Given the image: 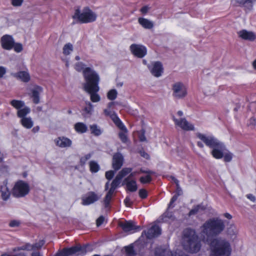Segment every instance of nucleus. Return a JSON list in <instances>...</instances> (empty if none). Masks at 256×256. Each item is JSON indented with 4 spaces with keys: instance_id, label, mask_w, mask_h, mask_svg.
<instances>
[{
    "instance_id": "c03bdc74",
    "label": "nucleus",
    "mask_w": 256,
    "mask_h": 256,
    "mask_svg": "<svg viewBox=\"0 0 256 256\" xmlns=\"http://www.w3.org/2000/svg\"><path fill=\"white\" fill-rule=\"evenodd\" d=\"M14 47L12 48L14 49V50L16 52H20L23 50V46L22 44L20 43H15L14 42Z\"/></svg>"
},
{
    "instance_id": "0e129e2a",
    "label": "nucleus",
    "mask_w": 256,
    "mask_h": 256,
    "mask_svg": "<svg viewBox=\"0 0 256 256\" xmlns=\"http://www.w3.org/2000/svg\"><path fill=\"white\" fill-rule=\"evenodd\" d=\"M115 190H116V189H114L113 188L110 186V190L106 194V195L112 197L113 194Z\"/></svg>"
},
{
    "instance_id": "f257e3e1",
    "label": "nucleus",
    "mask_w": 256,
    "mask_h": 256,
    "mask_svg": "<svg viewBox=\"0 0 256 256\" xmlns=\"http://www.w3.org/2000/svg\"><path fill=\"white\" fill-rule=\"evenodd\" d=\"M202 236L204 240L208 242L224 231L225 224L223 220L214 218L207 220L202 226Z\"/></svg>"
},
{
    "instance_id": "338daca9",
    "label": "nucleus",
    "mask_w": 256,
    "mask_h": 256,
    "mask_svg": "<svg viewBox=\"0 0 256 256\" xmlns=\"http://www.w3.org/2000/svg\"><path fill=\"white\" fill-rule=\"evenodd\" d=\"M138 172L139 173L147 174H154V172L152 170H142V168H140Z\"/></svg>"
},
{
    "instance_id": "20e7f679",
    "label": "nucleus",
    "mask_w": 256,
    "mask_h": 256,
    "mask_svg": "<svg viewBox=\"0 0 256 256\" xmlns=\"http://www.w3.org/2000/svg\"><path fill=\"white\" fill-rule=\"evenodd\" d=\"M210 242L212 256H230V245L226 240L214 238Z\"/></svg>"
},
{
    "instance_id": "72a5a7b5",
    "label": "nucleus",
    "mask_w": 256,
    "mask_h": 256,
    "mask_svg": "<svg viewBox=\"0 0 256 256\" xmlns=\"http://www.w3.org/2000/svg\"><path fill=\"white\" fill-rule=\"evenodd\" d=\"M132 170V168H123L120 171L118 172L116 176L122 180L127 174L130 173Z\"/></svg>"
},
{
    "instance_id": "a878e982",
    "label": "nucleus",
    "mask_w": 256,
    "mask_h": 256,
    "mask_svg": "<svg viewBox=\"0 0 256 256\" xmlns=\"http://www.w3.org/2000/svg\"><path fill=\"white\" fill-rule=\"evenodd\" d=\"M87 105L83 110L84 113L83 115L84 117H90L94 111L93 105L89 102H86Z\"/></svg>"
},
{
    "instance_id": "69168bd1",
    "label": "nucleus",
    "mask_w": 256,
    "mask_h": 256,
    "mask_svg": "<svg viewBox=\"0 0 256 256\" xmlns=\"http://www.w3.org/2000/svg\"><path fill=\"white\" fill-rule=\"evenodd\" d=\"M149 10V8L148 6H142L141 9H140V12L142 13V14H146L148 12Z\"/></svg>"
},
{
    "instance_id": "6e6552de",
    "label": "nucleus",
    "mask_w": 256,
    "mask_h": 256,
    "mask_svg": "<svg viewBox=\"0 0 256 256\" xmlns=\"http://www.w3.org/2000/svg\"><path fill=\"white\" fill-rule=\"evenodd\" d=\"M30 192L28 184L23 180H18L14 184L12 190V195L15 198L25 196Z\"/></svg>"
},
{
    "instance_id": "dca6fc26",
    "label": "nucleus",
    "mask_w": 256,
    "mask_h": 256,
    "mask_svg": "<svg viewBox=\"0 0 256 256\" xmlns=\"http://www.w3.org/2000/svg\"><path fill=\"white\" fill-rule=\"evenodd\" d=\"M160 234L161 228L158 226L156 224H154L148 230L147 232L146 233V236L148 239H152V238L158 237Z\"/></svg>"
},
{
    "instance_id": "3c124183",
    "label": "nucleus",
    "mask_w": 256,
    "mask_h": 256,
    "mask_svg": "<svg viewBox=\"0 0 256 256\" xmlns=\"http://www.w3.org/2000/svg\"><path fill=\"white\" fill-rule=\"evenodd\" d=\"M139 196L142 199L146 198L148 196L147 191L145 189H140L138 192Z\"/></svg>"
},
{
    "instance_id": "c756f323",
    "label": "nucleus",
    "mask_w": 256,
    "mask_h": 256,
    "mask_svg": "<svg viewBox=\"0 0 256 256\" xmlns=\"http://www.w3.org/2000/svg\"><path fill=\"white\" fill-rule=\"evenodd\" d=\"M126 186V190L130 192H134L138 190L136 182L135 180H132L130 182H128Z\"/></svg>"
},
{
    "instance_id": "e433bc0d",
    "label": "nucleus",
    "mask_w": 256,
    "mask_h": 256,
    "mask_svg": "<svg viewBox=\"0 0 256 256\" xmlns=\"http://www.w3.org/2000/svg\"><path fill=\"white\" fill-rule=\"evenodd\" d=\"M73 51V46L70 43L66 44L63 47V54L68 56Z\"/></svg>"
},
{
    "instance_id": "f03ea898",
    "label": "nucleus",
    "mask_w": 256,
    "mask_h": 256,
    "mask_svg": "<svg viewBox=\"0 0 256 256\" xmlns=\"http://www.w3.org/2000/svg\"><path fill=\"white\" fill-rule=\"evenodd\" d=\"M196 136L200 139L205 144L210 148H212L211 154L216 159H220L224 156V152L226 150L225 145L214 136L198 132Z\"/></svg>"
},
{
    "instance_id": "a18cd8bd",
    "label": "nucleus",
    "mask_w": 256,
    "mask_h": 256,
    "mask_svg": "<svg viewBox=\"0 0 256 256\" xmlns=\"http://www.w3.org/2000/svg\"><path fill=\"white\" fill-rule=\"evenodd\" d=\"M116 172V171H115L114 170H110L106 172L105 173L106 178L107 180H111L114 176Z\"/></svg>"
},
{
    "instance_id": "4468645a",
    "label": "nucleus",
    "mask_w": 256,
    "mask_h": 256,
    "mask_svg": "<svg viewBox=\"0 0 256 256\" xmlns=\"http://www.w3.org/2000/svg\"><path fill=\"white\" fill-rule=\"evenodd\" d=\"M148 68L152 74L156 77L160 76L163 72L162 65L160 62H154L152 66H148Z\"/></svg>"
},
{
    "instance_id": "aec40b11",
    "label": "nucleus",
    "mask_w": 256,
    "mask_h": 256,
    "mask_svg": "<svg viewBox=\"0 0 256 256\" xmlns=\"http://www.w3.org/2000/svg\"><path fill=\"white\" fill-rule=\"evenodd\" d=\"M43 88L42 87L36 86L32 90V96L33 102L38 104L40 102V94L42 92Z\"/></svg>"
},
{
    "instance_id": "2eb2a0df",
    "label": "nucleus",
    "mask_w": 256,
    "mask_h": 256,
    "mask_svg": "<svg viewBox=\"0 0 256 256\" xmlns=\"http://www.w3.org/2000/svg\"><path fill=\"white\" fill-rule=\"evenodd\" d=\"M238 34L242 39L250 42L254 41L256 38L254 32L246 30H242L238 32Z\"/></svg>"
},
{
    "instance_id": "58836bf2",
    "label": "nucleus",
    "mask_w": 256,
    "mask_h": 256,
    "mask_svg": "<svg viewBox=\"0 0 256 256\" xmlns=\"http://www.w3.org/2000/svg\"><path fill=\"white\" fill-rule=\"evenodd\" d=\"M121 181L122 179L116 176L111 183V187L116 190L120 184Z\"/></svg>"
},
{
    "instance_id": "864d4df0",
    "label": "nucleus",
    "mask_w": 256,
    "mask_h": 256,
    "mask_svg": "<svg viewBox=\"0 0 256 256\" xmlns=\"http://www.w3.org/2000/svg\"><path fill=\"white\" fill-rule=\"evenodd\" d=\"M248 125L249 126L254 127L256 125V119L254 117L250 118L248 122Z\"/></svg>"
},
{
    "instance_id": "f8f14e48",
    "label": "nucleus",
    "mask_w": 256,
    "mask_h": 256,
    "mask_svg": "<svg viewBox=\"0 0 256 256\" xmlns=\"http://www.w3.org/2000/svg\"><path fill=\"white\" fill-rule=\"evenodd\" d=\"M1 44L2 48L6 50H10L14 47V39L10 35L5 34L1 38Z\"/></svg>"
},
{
    "instance_id": "09e8293b",
    "label": "nucleus",
    "mask_w": 256,
    "mask_h": 256,
    "mask_svg": "<svg viewBox=\"0 0 256 256\" xmlns=\"http://www.w3.org/2000/svg\"><path fill=\"white\" fill-rule=\"evenodd\" d=\"M10 2L14 6L19 7L22 5L24 0H10Z\"/></svg>"
},
{
    "instance_id": "e2e57ef3",
    "label": "nucleus",
    "mask_w": 256,
    "mask_h": 256,
    "mask_svg": "<svg viewBox=\"0 0 256 256\" xmlns=\"http://www.w3.org/2000/svg\"><path fill=\"white\" fill-rule=\"evenodd\" d=\"M124 202L126 206H130L132 204V202L130 201V199L129 197H126L124 200Z\"/></svg>"
},
{
    "instance_id": "39448f33",
    "label": "nucleus",
    "mask_w": 256,
    "mask_h": 256,
    "mask_svg": "<svg viewBox=\"0 0 256 256\" xmlns=\"http://www.w3.org/2000/svg\"><path fill=\"white\" fill-rule=\"evenodd\" d=\"M83 74L86 82L84 86V90L86 91L98 92L100 77L97 72L90 68L88 67L84 70Z\"/></svg>"
},
{
    "instance_id": "774afa93",
    "label": "nucleus",
    "mask_w": 256,
    "mask_h": 256,
    "mask_svg": "<svg viewBox=\"0 0 256 256\" xmlns=\"http://www.w3.org/2000/svg\"><path fill=\"white\" fill-rule=\"evenodd\" d=\"M0 256H25L24 254H13V255L8 254H2Z\"/></svg>"
},
{
    "instance_id": "ddd939ff",
    "label": "nucleus",
    "mask_w": 256,
    "mask_h": 256,
    "mask_svg": "<svg viewBox=\"0 0 256 256\" xmlns=\"http://www.w3.org/2000/svg\"><path fill=\"white\" fill-rule=\"evenodd\" d=\"M174 120L176 124L178 125L184 130L189 131L194 130V125L188 122L185 118H182L180 120H178L174 117Z\"/></svg>"
},
{
    "instance_id": "79ce46f5",
    "label": "nucleus",
    "mask_w": 256,
    "mask_h": 256,
    "mask_svg": "<svg viewBox=\"0 0 256 256\" xmlns=\"http://www.w3.org/2000/svg\"><path fill=\"white\" fill-rule=\"evenodd\" d=\"M233 156V154L230 152H224V160L225 162H230L232 160Z\"/></svg>"
},
{
    "instance_id": "7ed1b4c3",
    "label": "nucleus",
    "mask_w": 256,
    "mask_h": 256,
    "mask_svg": "<svg viewBox=\"0 0 256 256\" xmlns=\"http://www.w3.org/2000/svg\"><path fill=\"white\" fill-rule=\"evenodd\" d=\"M182 246L184 250L190 253H196L200 250V242L194 230L187 228L184 230Z\"/></svg>"
},
{
    "instance_id": "b1692460",
    "label": "nucleus",
    "mask_w": 256,
    "mask_h": 256,
    "mask_svg": "<svg viewBox=\"0 0 256 256\" xmlns=\"http://www.w3.org/2000/svg\"><path fill=\"white\" fill-rule=\"evenodd\" d=\"M104 114L106 116H110L116 125L120 124V122L122 121L114 112H112L110 110L105 109L104 110Z\"/></svg>"
},
{
    "instance_id": "9d476101",
    "label": "nucleus",
    "mask_w": 256,
    "mask_h": 256,
    "mask_svg": "<svg viewBox=\"0 0 256 256\" xmlns=\"http://www.w3.org/2000/svg\"><path fill=\"white\" fill-rule=\"evenodd\" d=\"M130 50L135 56L138 58H142L147 53L146 48L144 46L135 44L130 46Z\"/></svg>"
},
{
    "instance_id": "c9c22d12",
    "label": "nucleus",
    "mask_w": 256,
    "mask_h": 256,
    "mask_svg": "<svg viewBox=\"0 0 256 256\" xmlns=\"http://www.w3.org/2000/svg\"><path fill=\"white\" fill-rule=\"evenodd\" d=\"M124 248L128 256H136V252L134 250V247L132 244L125 246Z\"/></svg>"
},
{
    "instance_id": "4d7b16f0",
    "label": "nucleus",
    "mask_w": 256,
    "mask_h": 256,
    "mask_svg": "<svg viewBox=\"0 0 256 256\" xmlns=\"http://www.w3.org/2000/svg\"><path fill=\"white\" fill-rule=\"evenodd\" d=\"M20 224V222L16 220H12L9 226L12 228L18 226Z\"/></svg>"
},
{
    "instance_id": "412c9836",
    "label": "nucleus",
    "mask_w": 256,
    "mask_h": 256,
    "mask_svg": "<svg viewBox=\"0 0 256 256\" xmlns=\"http://www.w3.org/2000/svg\"><path fill=\"white\" fill-rule=\"evenodd\" d=\"M98 198V196L94 192H89L87 197L82 198V204L83 205H89L97 201Z\"/></svg>"
},
{
    "instance_id": "7c9ffc66",
    "label": "nucleus",
    "mask_w": 256,
    "mask_h": 256,
    "mask_svg": "<svg viewBox=\"0 0 256 256\" xmlns=\"http://www.w3.org/2000/svg\"><path fill=\"white\" fill-rule=\"evenodd\" d=\"M89 165L90 171L92 173H96L100 170L99 164L94 160H91L89 163Z\"/></svg>"
},
{
    "instance_id": "f3484780",
    "label": "nucleus",
    "mask_w": 256,
    "mask_h": 256,
    "mask_svg": "<svg viewBox=\"0 0 256 256\" xmlns=\"http://www.w3.org/2000/svg\"><path fill=\"white\" fill-rule=\"evenodd\" d=\"M116 126L120 128L122 132H120L118 135V138L122 143L126 144L128 141V130L123 123L121 122L120 124H118Z\"/></svg>"
},
{
    "instance_id": "5fc2aeb1",
    "label": "nucleus",
    "mask_w": 256,
    "mask_h": 256,
    "mask_svg": "<svg viewBox=\"0 0 256 256\" xmlns=\"http://www.w3.org/2000/svg\"><path fill=\"white\" fill-rule=\"evenodd\" d=\"M112 198V196L106 195L104 199V203L106 208H107L109 206Z\"/></svg>"
},
{
    "instance_id": "473e14b6",
    "label": "nucleus",
    "mask_w": 256,
    "mask_h": 256,
    "mask_svg": "<svg viewBox=\"0 0 256 256\" xmlns=\"http://www.w3.org/2000/svg\"><path fill=\"white\" fill-rule=\"evenodd\" d=\"M10 104L15 108L19 110L24 106V102L23 101L13 100L10 101Z\"/></svg>"
},
{
    "instance_id": "393cba45",
    "label": "nucleus",
    "mask_w": 256,
    "mask_h": 256,
    "mask_svg": "<svg viewBox=\"0 0 256 256\" xmlns=\"http://www.w3.org/2000/svg\"><path fill=\"white\" fill-rule=\"evenodd\" d=\"M138 22L144 28L151 29L154 27L153 22L146 18H140L138 19Z\"/></svg>"
},
{
    "instance_id": "c85d7f7f",
    "label": "nucleus",
    "mask_w": 256,
    "mask_h": 256,
    "mask_svg": "<svg viewBox=\"0 0 256 256\" xmlns=\"http://www.w3.org/2000/svg\"><path fill=\"white\" fill-rule=\"evenodd\" d=\"M30 112V109L28 106H25L22 108H20L17 112V116L18 118H26V116Z\"/></svg>"
},
{
    "instance_id": "8fccbe9b",
    "label": "nucleus",
    "mask_w": 256,
    "mask_h": 256,
    "mask_svg": "<svg viewBox=\"0 0 256 256\" xmlns=\"http://www.w3.org/2000/svg\"><path fill=\"white\" fill-rule=\"evenodd\" d=\"M44 244V240H40L38 242L34 244H32L33 250L40 249Z\"/></svg>"
},
{
    "instance_id": "cd10ccee",
    "label": "nucleus",
    "mask_w": 256,
    "mask_h": 256,
    "mask_svg": "<svg viewBox=\"0 0 256 256\" xmlns=\"http://www.w3.org/2000/svg\"><path fill=\"white\" fill-rule=\"evenodd\" d=\"M75 130L78 133H84L88 130L86 126L83 122H77L74 124Z\"/></svg>"
},
{
    "instance_id": "de8ad7c7",
    "label": "nucleus",
    "mask_w": 256,
    "mask_h": 256,
    "mask_svg": "<svg viewBox=\"0 0 256 256\" xmlns=\"http://www.w3.org/2000/svg\"><path fill=\"white\" fill-rule=\"evenodd\" d=\"M166 250L158 248L155 250V256H165Z\"/></svg>"
},
{
    "instance_id": "4c0bfd02",
    "label": "nucleus",
    "mask_w": 256,
    "mask_h": 256,
    "mask_svg": "<svg viewBox=\"0 0 256 256\" xmlns=\"http://www.w3.org/2000/svg\"><path fill=\"white\" fill-rule=\"evenodd\" d=\"M118 96V92L115 89H112L107 94V98L110 100H114Z\"/></svg>"
},
{
    "instance_id": "4be33fe9",
    "label": "nucleus",
    "mask_w": 256,
    "mask_h": 256,
    "mask_svg": "<svg viewBox=\"0 0 256 256\" xmlns=\"http://www.w3.org/2000/svg\"><path fill=\"white\" fill-rule=\"evenodd\" d=\"M11 75L24 82H27L30 80V76L26 71H20L16 73H12Z\"/></svg>"
},
{
    "instance_id": "49530a36",
    "label": "nucleus",
    "mask_w": 256,
    "mask_h": 256,
    "mask_svg": "<svg viewBox=\"0 0 256 256\" xmlns=\"http://www.w3.org/2000/svg\"><path fill=\"white\" fill-rule=\"evenodd\" d=\"M84 64H83L82 62H78L75 64L74 68L76 71L80 72L82 70L84 71V70L85 69V68H84Z\"/></svg>"
},
{
    "instance_id": "0eeeda50",
    "label": "nucleus",
    "mask_w": 256,
    "mask_h": 256,
    "mask_svg": "<svg viewBox=\"0 0 256 256\" xmlns=\"http://www.w3.org/2000/svg\"><path fill=\"white\" fill-rule=\"evenodd\" d=\"M88 244L81 246L77 244L70 248H64L61 250L58 251L54 256H70L72 254L84 255L87 252V248Z\"/></svg>"
},
{
    "instance_id": "ea45409f",
    "label": "nucleus",
    "mask_w": 256,
    "mask_h": 256,
    "mask_svg": "<svg viewBox=\"0 0 256 256\" xmlns=\"http://www.w3.org/2000/svg\"><path fill=\"white\" fill-rule=\"evenodd\" d=\"M92 153H89L86 154L84 156L81 157L80 160V164L81 166H84L86 161L89 160L92 156Z\"/></svg>"
},
{
    "instance_id": "1a4fd4ad",
    "label": "nucleus",
    "mask_w": 256,
    "mask_h": 256,
    "mask_svg": "<svg viewBox=\"0 0 256 256\" xmlns=\"http://www.w3.org/2000/svg\"><path fill=\"white\" fill-rule=\"evenodd\" d=\"M172 96L178 99L184 98L187 94L186 86L181 82H176L172 86Z\"/></svg>"
},
{
    "instance_id": "5701e85b",
    "label": "nucleus",
    "mask_w": 256,
    "mask_h": 256,
    "mask_svg": "<svg viewBox=\"0 0 256 256\" xmlns=\"http://www.w3.org/2000/svg\"><path fill=\"white\" fill-rule=\"evenodd\" d=\"M120 226L124 232L136 230L137 229L140 228V226H136L131 221H126L124 223H120Z\"/></svg>"
},
{
    "instance_id": "a19ab883",
    "label": "nucleus",
    "mask_w": 256,
    "mask_h": 256,
    "mask_svg": "<svg viewBox=\"0 0 256 256\" xmlns=\"http://www.w3.org/2000/svg\"><path fill=\"white\" fill-rule=\"evenodd\" d=\"M152 180V178L149 174L145 176H142L140 178V182L142 184L150 183Z\"/></svg>"
},
{
    "instance_id": "13d9d810",
    "label": "nucleus",
    "mask_w": 256,
    "mask_h": 256,
    "mask_svg": "<svg viewBox=\"0 0 256 256\" xmlns=\"http://www.w3.org/2000/svg\"><path fill=\"white\" fill-rule=\"evenodd\" d=\"M200 210V209L198 208V206H194L193 208H192L189 212V215H194L196 214H197L198 211Z\"/></svg>"
},
{
    "instance_id": "423d86ee",
    "label": "nucleus",
    "mask_w": 256,
    "mask_h": 256,
    "mask_svg": "<svg viewBox=\"0 0 256 256\" xmlns=\"http://www.w3.org/2000/svg\"><path fill=\"white\" fill-rule=\"evenodd\" d=\"M96 14L88 7H84L82 12L78 8L75 10L74 14L72 16V18L76 20L72 24L92 22L96 20Z\"/></svg>"
},
{
    "instance_id": "a211bd4d",
    "label": "nucleus",
    "mask_w": 256,
    "mask_h": 256,
    "mask_svg": "<svg viewBox=\"0 0 256 256\" xmlns=\"http://www.w3.org/2000/svg\"><path fill=\"white\" fill-rule=\"evenodd\" d=\"M56 145L60 148L70 147L72 144V141L68 138L64 136H60L54 140Z\"/></svg>"
},
{
    "instance_id": "6ab92c4d",
    "label": "nucleus",
    "mask_w": 256,
    "mask_h": 256,
    "mask_svg": "<svg viewBox=\"0 0 256 256\" xmlns=\"http://www.w3.org/2000/svg\"><path fill=\"white\" fill-rule=\"evenodd\" d=\"M7 184L8 180H6L3 182L2 184L0 186V188L1 197L4 200H8L10 194V191L7 186Z\"/></svg>"
},
{
    "instance_id": "bb28decb",
    "label": "nucleus",
    "mask_w": 256,
    "mask_h": 256,
    "mask_svg": "<svg viewBox=\"0 0 256 256\" xmlns=\"http://www.w3.org/2000/svg\"><path fill=\"white\" fill-rule=\"evenodd\" d=\"M22 126L26 128L30 129L34 125V122L30 118H22L20 120Z\"/></svg>"
},
{
    "instance_id": "f704fd0d",
    "label": "nucleus",
    "mask_w": 256,
    "mask_h": 256,
    "mask_svg": "<svg viewBox=\"0 0 256 256\" xmlns=\"http://www.w3.org/2000/svg\"><path fill=\"white\" fill-rule=\"evenodd\" d=\"M90 95V100L94 102H96L100 100V96L97 94L98 92L93 90L86 91Z\"/></svg>"
},
{
    "instance_id": "052dcab7",
    "label": "nucleus",
    "mask_w": 256,
    "mask_h": 256,
    "mask_svg": "<svg viewBox=\"0 0 256 256\" xmlns=\"http://www.w3.org/2000/svg\"><path fill=\"white\" fill-rule=\"evenodd\" d=\"M132 178L130 177V176L129 175L126 178H124L122 182V186H124L127 184V183L128 182H130Z\"/></svg>"
},
{
    "instance_id": "6e6d98bb",
    "label": "nucleus",
    "mask_w": 256,
    "mask_h": 256,
    "mask_svg": "<svg viewBox=\"0 0 256 256\" xmlns=\"http://www.w3.org/2000/svg\"><path fill=\"white\" fill-rule=\"evenodd\" d=\"M104 220V216H100L96 220V226H100L103 224Z\"/></svg>"
},
{
    "instance_id": "bf43d9fd",
    "label": "nucleus",
    "mask_w": 256,
    "mask_h": 256,
    "mask_svg": "<svg viewBox=\"0 0 256 256\" xmlns=\"http://www.w3.org/2000/svg\"><path fill=\"white\" fill-rule=\"evenodd\" d=\"M139 153L142 157L145 158L146 159L148 160L150 158V156L148 154L145 152L144 150H140Z\"/></svg>"
},
{
    "instance_id": "9b49d317",
    "label": "nucleus",
    "mask_w": 256,
    "mask_h": 256,
    "mask_svg": "<svg viewBox=\"0 0 256 256\" xmlns=\"http://www.w3.org/2000/svg\"><path fill=\"white\" fill-rule=\"evenodd\" d=\"M124 158L122 154L119 152L115 153L112 158V167L115 171L119 170L122 166Z\"/></svg>"
},
{
    "instance_id": "37998d69",
    "label": "nucleus",
    "mask_w": 256,
    "mask_h": 256,
    "mask_svg": "<svg viewBox=\"0 0 256 256\" xmlns=\"http://www.w3.org/2000/svg\"><path fill=\"white\" fill-rule=\"evenodd\" d=\"M162 222H166L167 220L166 218L168 219H172L173 218V214L172 212L166 211L162 216Z\"/></svg>"
},
{
    "instance_id": "2f4dec72",
    "label": "nucleus",
    "mask_w": 256,
    "mask_h": 256,
    "mask_svg": "<svg viewBox=\"0 0 256 256\" xmlns=\"http://www.w3.org/2000/svg\"><path fill=\"white\" fill-rule=\"evenodd\" d=\"M90 128L91 131V134L95 136H99L102 133L100 128L96 124L90 125Z\"/></svg>"
},
{
    "instance_id": "603ef678",
    "label": "nucleus",
    "mask_w": 256,
    "mask_h": 256,
    "mask_svg": "<svg viewBox=\"0 0 256 256\" xmlns=\"http://www.w3.org/2000/svg\"><path fill=\"white\" fill-rule=\"evenodd\" d=\"M180 195V194L178 193V194H174L172 197V198L170 200V202L169 204L168 208H170V207L173 208L174 206H172L173 203L177 200L178 196Z\"/></svg>"
},
{
    "instance_id": "680f3d73",
    "label": "nucleus",
    "mask_w": 256,
    "mask_h": 256,
    "mask_svg": "<svg viewBox=\"0 0 256 256\" xmlns=\"http://www.w3.org/2000/svg\"><path fill=\"white\" fill-rule=\"evenodd\" d=\"M6 73V68L2 66H0V78H2Z\"/></svg>"
}]
</instances>
